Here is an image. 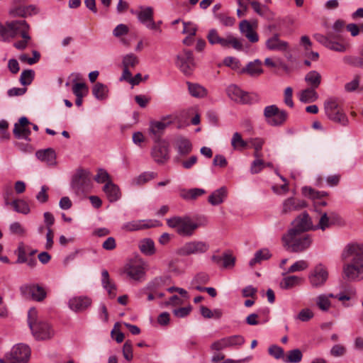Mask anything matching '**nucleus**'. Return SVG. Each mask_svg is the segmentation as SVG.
Returning <instances> with one entry per match:
<instances>
[{
	"label": "nucleus",
	"mask_w": 363,
	"mask_h": 363,
	"mask_svg": "<svg viewBox=\"0 0 363 363\" xmlns=\"http://www.w3.org/2000/svg\"><path fill=\"white\" fill-rule=\"evenodd\" d=\"M352 257L351 262L344 267V273L347 278L352 281L363 279V245H348L342 253V257Z\"/></svg>",
	"instance_id": "f257e3e1"
},
{
	"label": "nucleus",
	"mask_w": 363,
	"mask_h": 363,
	"mask_svg": "<svg viewBox=\"0 0 363 363\" xmlns=\"http://www.w3.org/2000/svg\"><path fill=\"white\" fill-rule=\"evenodd\" d=\"M28 323L33 337L38 340L50 339L54 335V330L50 324L38 318L35 308H30L28 313Z\"/></svg>",
	"instance_id": "f03ea898"
},
{
	"label": "nucleus",
	"mask_w": 363,
	"mask_h": 363,
	"mask_svg": "<svg viewBox=\"0 0 363 363\" xmlns=\"http://www.w3.org/2000/svg\"><path fill=\"white\" fill-rule=\"evenodd\" d=\"M284 247L291 252H301L308 249L311 243V235L306 233L296 232L295 230H289L282 236Z\"/></svg>",
	"instance_id": "7ed1b4c3"
},
{
	"label": "nucleus",
	"mask_w": 363,
	"mask_h": 363,
	"mask_svg": "<svg viewBox=\"0 0 363 363\" xmlns=\"http://www.w3.org/2000/svg\"><path fill=\"white\" fill-rule=\"evenodd\" d=\"M324 109L327 117L332 121L346 126L349 120L337 99H328L324 104Z\"/></svg>",
	"instance_id": "20e7f679"
},
{
	"label": "nucleus",
	"mask_w": 363,
	"mask_h": 363,
	"mask_svg": "<svg viewBox=\"0 0 363 363\" xmlns=\"http://www.w3.org/2000/svg\"><path fill=\"white\" fill-rule=\"evenodd\" d=\"M169 228H174L177 233L182 236H191L194 234L199 225L188 217L174 216L167 220Z\"/></svg>",
	"instance_id": "39448f33"
},
{
	"label": "nucleus",
	"mask_w": 363,
	"mask_h": 363,
	"mask_svg": "<svg viewBox=\"0 0 363 363\" xmlns=\"http://www.w3.org/2000/svg\"><path fill=\"white\" fill-rule=\"evenodd\" d=\"M208 43L211 45H220L222 48H233L236 50L242 49L241 41L232 34H228L225 37L220 36L216 29H211L206 36Z\"/></svg>",
	"instance_id": "423d86ee"
},
{
	"label": "nucleus",
	"mask_w": 363,
	"mask_h": 363,
	"mask_svg": "<svg viewBox=\"0 0 363 363\" xmlns=\"http://www.w3.org/2000/svg\"><path fill=\"white\" fill-rule=\"evenodd\" d=\"M92 187L90 172L79 169L74 175L72 181V188L78 196H84L89 193Z\"/></svg>",
	"instance_id": "0eeeda50"
},
{
	"label": "nucleus",
	"mask_w": 363,
	"mask_h": 363,
	"mask_svg": "<svg viewBox=\"0 0 363 363\" xmlns=\"http://www.w3.org/2000/svg\"><path fill=\"white\" fill-rule=\"evenodd\" d=\"M314 38L325 47L334 51L344 52L350 48V44L338 34L330 33L327 35L315 34Z\"/></svg>",
	"instance_id": "6e6552de"
},
{
	"label": "nucleus",
	"mask_w": 363,
	"mask_h": 363,
	"mask_svg": "<svg viewBox=\"0 0 363 363\" xmlns=\"http://www.w3.org/2000/svg\"><path fill=\"white\" fill-rule=\"evenodd\" d=\"M30 350L24 344H18L13 347L6 359H0V363H26L29 359Z\"/></svg>",
	"instance_id": "1a4fd4ad"
},
{
	"label": "nucleus",
	"mask_w": 363,
	"mask_h": 363,
	"mask_svg": "<svg viewBox=\"0 0 363 363\" xmlns=\"http://www.w3.org/2000/svg\"><path fill=\"white\" fill-rule=\"evenodd\" d=\"M227 94L233 101L242 104H252L259 100L257 94L245 92L235 84L227 88Z\"/></svg>",
	"instance_id": "9d476101"
},
{
	"label": "nucleus",
	"mask_w": 363,
	"mask_h": 363,
	"mask_svg": "<svg viewBox=\"0 0 363 363\" xmlns=\"http://www.w3.org/2000/svg\"><path fill=\"white\" fill-rule=\"evenodd\" d=\"M266 122L272 126L281 125L286 121L288 114L280 110L276 105L267 106L264 109Z\"/></svg>",
	"instance_id": "9b49d317"
},
{
	"label": "nucleus",
	"mask_w": 363,
	"mask_h": 363,
	"mask_svg": "<svg viewBox=\"0 0 363 363\" xmlns=\"http://www.w3.org/2000/svg\"><path fill=\"white\" fill-rule=\"evenodd\" d=\"M176 65L185 75L191 74L195 68L192 52L184 50L177 55Z\"/></svg>",
	"instance_id": "f8f14e48"
},
{
	"label": "nucleus",
	"mask_w": 363,
	"mask_h": 363,
	"mask_svg": "<svg viewBox=\"0 0 363 363\" xmlns=\"http://www.w3.org/2000/svg\"><path fill=\"white\" fill-rule=\"evenodd\" d=\"M328 279L327 268L322 264H317L309 273L308 281L314 288L323 286Z\"/></svg>",
	"instance_id": "ddd939ff"
},
{
	"label": "nucleus",
	"mask_w": 363,
	"mask_h": 363,
	"mask_svg": "<svg viewBox=\"0 0 363 363\" xmlns=\"http://www.w3.org/2000/svg\"><path fill=\"white\" fill-rule=\"evenodd\" d=\"M209 245L203 241H191L185 243L177 250V254L181 256L202 254L206 252Z\"/></svg>",
	"instance_id": "4468645a"
},
{
	"label": "nucleus",
	"mask_w": 363,
	"mask_h": 363,
	"mask_svg": "<svg viewBox=\"0 0 363 363\" xmlns=\"http://www.w3.org/2000/svg\"><path fill=\"white\" fill-rule=\"evenodd\" d=\"M21 295L26 298H31L37 301H42L46 297V292L43 287L38 284H24L20 287Z\"/></svg>",
	"instance_id": "2eb2a0df"
},
{
	"label": "nucleus",
	"mask_w": 363,
	"mask_h": 363,
	"mask_svg": "<svg viewBox=\"0 0 363 363\" xmlns=\"http://www.w3.org/2000/svg\"><path fill=\"white\" fill-rule=\"evenodd\" d=\"M155 143L151 155L157 163L164 164L169 159V144L165 140H158Z\"/></svg>",
	"instance_id": "dca6fc26"
},
{
	"label": "nucleus",
	"mask_w": 363,
	"mask_h": 363,
	"mask_svg": "<svg viewBox=\"0 0 363 363\" xmlns=\"http://www.w3.org/2000/svg\"><path fill=\"white\" fill-rule=\"evenodd\" d=\"M22 23V20L6 22L5 24L0 23V40L9 41L16 37L18 28Z\"/></svg>",
	"instance_id": "f3484780"
},
{
	"label": "nucleus",
	"mask_w": 363,
	"mask_h": 363,
	"mask_svg": "<svg viewBox=\"0 0 363 363\" xmlns=\"http://www.w3.org/2000/svg\"><path fill=\"white\" fill-rule=\"evenodd\" d=\"M30 26L25 20H22V23L18 28L16 36H21V40H17L13 43V46L19 50H25L28 46L32 43V38L29 35Z\"/></svg>",
	"instance_id": "a211bd4d"
},
{
	"label": "nucleus",
	"mask_w": 363,
	"mask_h": 363,
	"mask_svg": "<svg viewBox=\"0 0 363 363\" xmlns=\"http://www.w3.org/2000/svg\"><path fill=\"white\" fill-rule=\"evenodd\" d=\"M147 264L142 260L131 262L125 268V272L132 279L139 281L145 274Z\"/></svg>",
	"instance_id": "6ab92c4d"
},
{
	"label": "nucleus",
	"mask_w": 363,
	"mask_h": 363,
	"mask_svg": "<svg viewBox=\"0 0 363 363\" xmlns=\"http://www.w3.org/2000/svg\"><path fill=\"white\" fill-rule=\"evenodd\" d=\"M294 227L290 230H295L297 233H306V231L313 230L314 225H313L311 217L307 213H303L298 216L294 222Z\"/></svg>",
	"instance_id": "aec40b11"
},
{
	"label": "nucleus",
	"mask_w": 363,
	"mask_h": 363,
	"mask_svg": "<svg viewBox=\"0 0 363 363\" xmlns=\"http://www.w3.org/2000/svg\"><path fill=\"white\" fill-rule=\"evenodd\" d=\"M265 47L270 51L286 52L288 50L289 45L286 41L280 38L279 34L275 33L267 39Z\"/></svg>",
	"instance_id": "412c9836"
},
{
	"label": "nucleus",
	"mask_w": 363,
	"mask_h": 363,
	"mask_svg": "<svg viewBox=\"0 0 363 363\" xmlns=\"http://www.w3.org/2000/svg\"><path fill=\"white\" fill-rule=\"evenodd\" d=\"M340 219V216L334 212H330L329 213L325 212L320 213V217L318 223L314 225L315 228H313V230L320 229L324 231L327 228L337 223Z\"/></svg>",
	"instance_id": "4be33fe9"
},
{
	"label": "nucleus",
	"mask_w": 363,
	"mask_h": 363,
	"mask_svg": "<svg viewBox=\"0 0 363 363\" xmlns=\"http://www.w3.org/2000/svg\"><path fill=\"white\" fill-rule=\"evenodd\" d=\"M29 124L30 122L26 117L23 116L20 118L18 122L14 125L13 133L15 137L29 140V136L31 133L28 128Z\"/></svg>",
	"instance_id": "5701e85b"
},
{
	"label": "nucleus",
	"mask_w": 363,
	"mask_h": 363,
	"mask_svg": "<svg viewBox=\"0 0 363 363\" xmlns=\"http://www.w3.org/2000/svg\"><path fill=\"white\" fill-rule=\"evenodd\" d=\"M302 194L305 196H307L313 200H316L314 202V206L316 209L318 207L325 206L327 205L326 201L320 200L321 198L328 196V193L326 191H319L312 189L311 187L304 186L302 188Z\"/></svg>",
	"instance_id": "b1692460"
},
{
	"label": "nucleus",
	"mask_w": 363,
	"mask_h": 363,
	"mask_svg": "<svg viewBox=\"0 0 363 363\" xmlns=\"http://www.w3.org/2000/svg\"><path fill=\"white\" fill-rule=\"evenodd\" d=\"M91 303V301L86 296H75L69 300V308L75 312L86 310Z\"/></svg>",
	"instance_id": "393cba45"
},
{
	"label": "nucleus",
	"mask_w": 363,
	"mask_h": 363,
	"mask_svg": "<svg viewBox=\"0 0 363 363\" xmlns=\"http://www.w3.org/2000/svg\"><path fill=\"white\" fill-rule=\"evenodd\" d=\"M306 206V203L294 197L288 198L283 202L282 211L283 214H286L292 211H299Z\"/></svg>",
	"instance_id": "a878e982"
},
{
	"label": "nucleus",
	"mask_w": 363,
	"mask_h": 363,
	"mask_svg": "<svg viewBox=\"0 0 363 363\" xmlns=\"http://www.w3.org/2000/svg\"><path fill=\"white\" fill-rule=\"evenodd\" d=\"M240 30L247 40L251 43H257L259 40V36L252 28L251 23L247 21L243 20L239 25Z\"/></svg>",
	"instance_id": "bb28decb"
},
{
	"label": "nucleus",
	"mask_w": 363,
	"mask_h": 363,
	"mask_svg": "<svg viewBox=\"0 0 363 363\" xmlns=\"http://www.w3.org/2000/svg\"><path fill=\"white\" fill-rule=\"evenodd\" d=\"M103 191L110 202H115L121 197L120 188L113 182L106 184L103 186Z\"/></svg>",
	"instance_id": "cd10ccee"
},
{
	"label": "nucleus",
	"mask_w": 363,
	"mask_h": 363,
	"mask_svg": "<svg viewBox=\"0 0 363 363\" xmlns=\"http://www.w3.org/2000/svg\"><path fill=\"white\" fill-rule=\"evenodd\" d=\"M250 4L254 11L259 16L267 20H272L274 18V13L268 6L262 5L255 0L250 1Z\"/></svg>",
	"instance_id": "c85d7f7f"
},
{
	"label": "nucleus",
	"mask_w": 363,
	"mask_h": 363,
	"mask_svg": "<svg viewBox=\"0 0 363 363\" xmlns=\"http://www.w3.org/2000/svg\"><path fill=\"white\" fill-rule=\"evenodd\" d=\"M35 155L40 160L45 162L49 166L56 164V154L55 150L52 148L38 150L36 152Z\"/></svg>",
	"instance_id": "c756f323"
},
{
	"label": "nucleus",
	"mask_w": 363,
	"mask_h": 363,
	"mask_svg": "<svg viewBox=\"0 0 363 363\" xmlns=\"http://www.w3.org/2000/svg\"><path fill=\"white\" fill-rule=\"evenodd\" d=\"M137 17L138 21L148 28V26L154 18V10L150 6L142 8L137 13Z\"/></svg>",
	"instance_id": "7c9ffc66"
},
{
	"label": "nucleus",
	"mask_w": 363,
	"mask_h": 363,
	"mask_svg": "<svg viewBox=\"0 0 363 363\" xmlns=\"http://www.w3.org/2000/svg\"><path fill=\"white\" fill-rule=\"evenodd\" d=\"M262 73V62L259 60H255L252 62H250L243 67V74H247L250 77L259 76Z\"/></svg>",
	"instance_id": "2f4dec72"
},
{
	"label": "nucleus",
	"mask_w": 363,
	"mask_h": 363,
	"mask_svg": "<svg viewBox=\"0 0 363 363\" xmlns=\"http://www.w3.org/2000/svg\"><path fill=\"white\" fill-rule=\"evenodd\" d=\"M228 190L225 186H222L214 191L208 196V202L213 206H217L222 203L226 199Z\"/></svg>",
	"instance_id": "473e14b6"
},
{
	"label": "nucleus",
	"mask_w": 363,
	"mask_h": 363,
	"mask_svg": "<svg viewBox=\"0 0 363 363\" xmlns=\"http://www.w3.org/2000/svg\"><path fill=\"white\" fill-rule=\"evenodd\" d=\"M152 226H153V225L150 223V221L138 220H132V221L125 223L122 226V229L125 230L126 231H135V230H140L143 229L150 228Z\"/></svg>",
	"instance_id": "72a5a7b5"
},
{
	"label": "nucleus",
	"mask_w": 363,
	"mask_h": 363,
	"mask_svg": "<svg viewBox=\"0 0 363 363\" xmlns=\"http://www.w3.org/2000/svg\"><path fill=\"white\" fill-rule=\"evenodd\" d=\"M101 282L103 287L107 291L109 296L114 298L116 295V286L111 280L109 274L106 269L101 272Z\"/></svg>",
	"instance_id": "f704fd0d"
},
{
	"label": "nucleus",
	"mask_w": 363,
	"mask_h": 363,
	"mask_svg": "<svg viewBox=\"0 0 363 363\" xmlns=\"http://www.w3.org/2000/svg\"><path fill=\"white\" fill-rule=\"evenodd\" d=\"M176 147L181 155H186L192 150V145L190 140L183 136H179L176 139Z\"/></svg>",
	"instance_id": "c9c22d12"
},
{
	"label": "nucleus",
	"mask_w": 363,
	"mask_h": 363,
	"mask_svg": "<svg viewBox=\"0 0 363 363\" xmlns=\"http://www.w3.org/2000/svg\"><path fill=\"white\" fill-rule=\"evenodd\" d=\"M212 260L224 268H230L234 266L235 258L232 255L224 254L223 256L213 255Z\"/></svg>",
	"instance_id": "e433bc0d"
},
{
	"label": "nucleus",
	"mask_w": 363,
	"mask_h": 363,
	"mask_svg": "<svg viewBox=\"0 0 363 363\" xmlns=\"http://www.w3.org/2000/svg\"><path fill=\"white\" fill-rule=\"evenodd\" d=\"M298 97L301 102L308 104L315 101L318 98V94L315 89L308 87L302 90L299 93Z\"/></svg>",
	"instance_id": "4c0bfd02"
},
{
	"label": "nucleus",
	"mask_w": 363,
	"mask_h": 363,
	"mask_svg": "<svg viewBox=\"0 0 363 363\" xmlns=\"http://www.w3.org/2000/svg\"><path fill=\"white\" fill-rule=\"evenodd\" d=\"M170 123L171 122L156 121L151 123L150 132L154 135L155 141L160 140V137Z\"/></svg>",
	"instance_id": "58836bf2"
},
{
	"label": "nucleus",
	"mask_w": 363,
	"mask_h": 363,
	"mask_svg": "<svg viewBox=\"0 0 363 363\" xmlns=\"http://www.w3.org/2000/svg\"><path fill=\"white\" fill-rule=\"evenodd\" d=\"M189 94L196 98H203L207 96L208 91L203 86L196 84L187 82Z\"/></svg>",
	"instance_id": "ea45409f"
},
{
	"label": "nucleus",
	"mask_w": 363,
	"mask_h": 363,
	"mask_svg": "<svg viewBox=\"0 0 363 363\" xmlns=\"http://www.w3.org/2000/svg\"><path fill=\"white\" fill-rule=\"evenodd\" d=\"M272 257V254L267 248L261 249L257 251L254 257L250 261L249 264L253 267L256 264H259L262 261L267 260Z\"/></svg>",
	"instance_id": "a19ab883"
},
{
	"label": "nucleus",
	"mask_w": 363,
	"mask_h": 363,
	"mask_svg": "<svg viewBox=\"0 0 363 363\" xmlns=\"http://www.w3.org/2000/svg\"><path fill=\"white\" fill-rule=\"evenodd\" d=\"M305 81L311 88L316 89L321 83V75L317 71H310L306 74Z\"/></svg>",
	"instance_id": "79ce46f5"
},
{
	"label": "nucleus",
	"mask_w": 363,
	"mask_h": 363,
	"mask_svg": "<svg viewBox=\"0 0 363 363\" xmlns=\"http://www.w3.org/2000/svg\"><path fill=\"white\" fill-rule=\"evenodd\" d=\"M223 64L239 74H243V67H242L240 61L235 57H225Z\"/></svg>",
	"instance_id": "37998d69"
},
{
	"label": "nucleus",
	"mask_w": 363,
	"mask_h": 363,
	"mask_svg": "<svg viewBox=\"0 0 363 363\" xmlns=\"http://www.w3.org/2000/svg\"><path fill=\"white\" fill-rule=\"evenodd\" d=\"M330 298H335V295L333 294H329L327 295L320 294L317 296L315 303L320 310L328 311L330 309L331 306Z\"/></svg>",
	"instance_id": "c03bdc74"
},
{
	"label": "nucleus",
	"mask_w": 363,
	"mask_h": 363,
	"mask_svg": "<svg viewBox=\"0 0 363 363\" xmlns=\"http://www.w3.org/2000/svg\"><path fill=\"white\" fill-rule=\"evenodd\" d=\"M108 87L102 83L97 82L92 89L93 95L99 100H103L108 96Z\"/></svg>",
	"instance_id": "a18cd8bd"
},
{
	"label": "nucleus",
	"mask_w": 363,
	"mask_h": 363,
	"mask_svg": "<svg viewBox=\"0 0 363 363\" xmlns=\"http://www.w3.org/2000/svg\"><path fill=\"white\" fill-rule=\"evenodd\" d=\"M11 205L16 212L20 213L27 215L30 211L28 203L23 199L13 200L11 201Z\"/></svg>",
	"instance_id": "49530a36"
},
{
	"label": "nucleus",
	"mask_w": 363,
	"mask_h": 363,
	"mask_svg": "<svg viewBox=\"0 0 363 363\" xmlns=\"http://www.w3.org/2000/svg\"><path fill=\"white\" fill-rule=\"evenodd\" d=\"M248 142L245 141L240 133L236 132L231 139V145L235 150H242L247 147Z\"/></svg>",
	"instance_id": "de8ad7c7"
},
{
	"label": "nucleus",
	"mask_w": 363,
	"mask_h": 363,
	"mask_svg": "<svg viewBox=\"0 0 363 363\" xmlns=\"http://www.w3.org/2000/svg\"><path fill=\"white\" fill-rule=\"evenodd\" d=\"M302 281V279L297 276H289L283 279L280 283V286L283 289H289L296 285H298Z\"/></svg>",
	"instance_id": "09e8293b"
},
{
	"label": "nucleus",
	"mask_w": 363,
	"mask_h": 363,
	"mask_svg": "<svg viewBox=\"0 0 363 363\" xmlns=\"http://www.w3.org/2000/svg\"><path fill=\"white\" fill-rule=\"evenodd\" d=\"M38 12L37 8L33 5L25 6H19L15 9L13 11L14 15L21 16V17H26L28 16H31L32 14H35Z\"/></svg>",
	"instance_id": "8fccbe9b"
},
{
	"label": "nucleus",
	"mask_w": 363,
	"mask_h": 363,
	"mask_svg": "<svg viewBox=\"0 0 363 363\" xmlns=\"http://www.w3.org/2000/svg\"><path fill=\"white\" fill-rule=\"evenodd\" d=\"M157 177V174L153 172H145L135 177L133 180V185H143L147 182L155 179Z\"/></svg>",
	"instance_id": "3c124183"
},
{
	"label": "nucleus",
	"mask_w": 363,
	"mask_h": 363,
	"mask_svg": "<svg viewBox=\"0 0 363 363\" xmlns=\"http://www.w3.org/2000/svg\"><path fill=\"white\" fill-rule=\"evenodd\" d=\"M139 247L140 251L146 255H152L155 252L154 242L150 239L141 241Z\"/></svg>",
	"instance_id": "603ef678"
},
{
	"label": "nucleus",
	"mask_w": 363,
	"mask_h": 363,
	"mask_svg": "<svg viewBox=\"0 0 363 363\" xmlns=\"http://www.w3.org/2000/svg\"><path fill=\"white\" fill-rule=\"evenodd\" d=\"M206 193L205 190L199 188L191 189L187 191H183L181 193V196L184 199H196L198 197L201 196Z\"/></svg>",
	"instance_id": "864d4df0"
},
{
	"label": "nucleus",
	"mask_w": 363,
	"mask_h": 363,
	"mask_svg": "<svg viewBox=\"0 0 363 363\" xmlns=\"http://www.w3.org/2000/svg\"><path fill=\"white\" fill-rule=\"evenodd\" d=\"M302 352L298 349L292 350L288 352L284 361L287 363H298L302 359Z\"/></svg>",
	"instance_id": "5fc2aeb1"
},
{
	"label": "nucleus",
	"mask_w": 363,
	"mask_h": 363,
	"mask_svg": "<svg viewBox=\"0 0 363 363\" xmlns=\"http://www.w3.org/2000/svg\"><path fill=\"white\" fill-rule=\"evenodd\" d=\"M94 179L99 184H108L112 182L111 177L106 170L104 169H99L96 174L94 176Z\"/></svg>",
	"instance_id": "6e6d98bb"
},
{
	"label": "nucleus",
	"mask_w": 363,
	"mask_h": 363,
	"mask_svg": "<svg viewBox=\"0 0 363 363\" xmlns=\"http://www.w3.org/2000/svg\"><path fill=\"white\" fill-rule=\"evenodd\" d=\"M139 62L138 57L133 54H128L123 57V67L125 68H134Z\"/></svg>",
	"instance_id": "4d7b16f0"
},
{
	"label": "nucleus",
	"mask_w": 363,
	"mask_h": 363,
	"mask_svg": "<svg viewBox=\"0 0 363 363\" xmlns=\"http://www.w3.org/2000/svg\"><path fill=\"white\" fill-rule=\"evenodd\" d=\"M15 253L17 255V264H23L25 263L27 260L28 250L27 247L24 245L23 243H20Z\"/></svg>",
	"instance_id": "13d9d810"
},
{
	"label": "nucleus",
	"mask_w": 363,
	"mask_h": 363,
	"mask_svg": "<svg viewBox=\"0 0 363 363\" xmlns=\"http://www.w3.org/2000/svg\"><path fill=\"white\" fill-rule=\"evenodd\" d=\"M35 72L32 69H26L22 72L20 77V82L22 85H29L32 83Z\"/></svg>",
	"instance_id": "bf43d9fd"
},
{
	"label": "nucleus",
	"mask_w": 363,
	"mask_h": 363,
	"mask_svg": "<svg viewBox=\"0 0 363 363\" xmlns=\"http://www.w3.org/2000/svg\"><path fill=\"white\" fill-rule=\"evenodd\" d=\"M225 339L228 347L240 346L245 342L244 337L238 335L226 337Z\"/></svg>",
	"instance_id": "052dcab7"
},
{
	"label": "nucleus",
	"mask_w": 363,
	"mask_h": 363,
	"mask_svg": "<svg viewBox=\"0 0 363 363\" xmlns=\"http://www.w3.org/2000/svg\"><path fill=\"white\" fill-rule=\"evenodd\" d=\"M88 86L85 83H75L72 86V92L76 96H84L88 94Z\"/></svg>",
	"instance_id": "680f3d73"
},
{
	"label": "nucleus",
	"mask_w": 363,
	"mask_h": 363,
	"mask_svg": "<svg viewBox=\"0 0 363 363\" xmlns=\"http://www.w3.org/2000/svg\"><path fill=\"white\" fill-rule=\"evenodd\" d=\"M32 53L33 55V57H28L26 54H22L19 56V60L22 62H26L30 65L35 64L39 61L40 54L36 50H33Z\"/></svg>",
	"instance_id": "e2e57ef3"
},
{
	"label": "nucleus",
	"mask_w": 363,
	"mask_h": 363,
	"mask_svg": "<svg viewBox=\"0 0 363 363\" xmlns=\"http://www.w3.org/2000/svg\"><path fill=\"white\" fill-rule=\"evenodd\" d=\"M309 264L306 260H299L293 264L288 269L289 273L303 271L308 267Z\"/></svg>",
	"instance_id": "0e129e2a"
},
{
	"label": "nucleus",
	"mask_w": 363,
	"mask_h": 363,
	"mask_svg": "<svg viewBox=\"0 0 363 363\" xmlns=\"http://www.w3.org/2000/svg\"><path fill=\"white\" fill-rule=\"evenodd\" d=\"M9 230L12 234L24 236L26 234V228L18 222H13L9 226Z\"/></svg>",
	"instance_id": "69168bd1"
},
{
	"label": "nucleus",
	"mask_w": 363,
	"mask_h": 363,
	"mask_svg": "<svg viewBox=\"0 0 363 363\" xmlns=\"http://www.w3.org/2000/svg\"><path fill=\"white\" fill-rule=\"evenodd\" d=\"M268 352L271 356L274 357L276 359H284V351L279 346L272 345L269 347Z\"/></svg>",
	"instance_id": "338daca9"
},
{
	"label": "nucleus",
	"mask_w": 363,
	"mask_h": 363,
	"mask_svg": "<svg viewBox=\"0 0 363 363\" xmlns=\"http://www.w3.org/2000/svg\"><path fill=\"white\" fill-rule=\"evenodd\" d=\"M123 354L124 358L130 361L132 360L133 355V345L132 342L130 340H127L123 347Z\"/></svg>",
	"instance_id": "774afa93"
}]
</instances>
